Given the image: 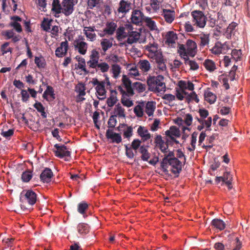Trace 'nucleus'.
<instances>
[{
	"instance_id": "obj_41",
	"label": "nucleus",
	"mask_w": 250,
	"mask_h": 250,
	"mask_svg": "<svg viewBox=\"0 0 250 250\" xmlns=\"http://www.w3.org/2000/svg\"><path fill=\"white\" fill-rule=\"evenodd\" d=\"M211 225L216 229L220 230H223L225 228L226 224L225 222L221 219H214L211 222Z\"/></svg>"
},
{
	"instance_id": "obj_58",
	"label": "nucleus",
	"mask_w": 250,
	"mask_h": 250,
	"mask_svg": "<svg viewBox=\"0 0 250 250\" xmlns=\"http://www.w3.org/2000/svg\"><path fill=\"white\" fill-rule=\"evenodd\" d=\"M216 19V14H214V15H210L208 19L207 20L208 21V24L210 27H213L215 26V22Z\"/></svg>"
},
{
	"instance_id": "obj_44",
	"label": "nucleus",
	"mask_w": 250,
	"mask_h": 250,
	"mask_svg": "<svg viewBox=\"0 0 250 250\" xmlns=\"http://www.w3.org/2000/svg\"><path fill=\"white\" fill-rule=\"evenodd\" d=\"M198 39L200 41V45L201 47H204L209 43V35L208 34H201L198 36Z\"/></svg>"
},
{
	"instance_id": "obj_49",
	"label": "nucleus",
	"mask_w": 250,
	"mask_h": 250,
	"mask_svg": "<svg viewBox=\"0 0 250 250\" xmlns=\"http://www.w3.org/2000/svg\"><path fill=\"white\" fill-rule=\"evenodd\" d=\"M162 99L165 100V104L170 105L171 103L175 100L176 97L171 94H166L163 96Z\"/></svg>"
},
{
	"instance_id": "obj_50",
	"label": "nucleus",
	"mask_w": 250,
	"mask_h": 250,
	"mask_svg": "<svg viewBox=\"0 0 250 250\" xmlns=\"http://www.w3.org/2000/svg\"><path fill=\"white\" fill-rule=\"evenodd\" d=\"M121 67L117 64L112 65L111 71L113 73V77L114 78H117L121 73Z\"/></svg>"
},
{
	"instance_id": "obj_21",
	"label": "nucleus",
	"mask_w": 250,
	"mask_h": 250,
	"mask_svg": "<svg viewBox=\"0 0 250 250\" xmlns=\"http://www.w3.org/2000/svg\"><path fill=\"white\" fill-rule=\"evenodd\" d=\"M68 44L67 41L62 42L61 43L60 46L58 47L55 51L56 56L61 58L66 55L68 50Z\"/></svg>"
},
{
	"instance_id": "obj_29",
	"label": "nucleus",
	"mask_w": 250,
	"mask_h": 250,
	"mask_svg": "<svg viewBox=\"0 0 250 250\" xmlns=\"http://www.w3.org/2000/svg\"><path fill=\"white\" fill-rule=\"evenodd\" d=\"M62 6V3H60L59 0H53L51 10L54 14L55 17H59V15L61 13Z\"/></svg>"
},
{
	"instance_id": "obj_55",
	"label": "nucleus",
	"mask_w": 250,
	"mask_h": 250,
	"mask_svg": "<svg viewBox=\"0 0 250 250\" xmlns=\"http://www.w3.org/2000/svg\"><path fill=\"white\" fill-rule=\"evenodd\" d=\"M76 91L78 94H80V96H85L86 94L85 92V87L83 83H79L76 87Z\"/></svg>"
},
{
	"instance_id": "obj_31",
	"label": "nucleus",
	"mask_w": 250,
	"mask_h": 250,
	"mask_svg": "<svg viewBox=\"0 0 250 250\" xmlns=\"http://www.w3.org/2000/svg\"><path fill=\"white\" fill-rule=\"evenodd\" d=\"M127 68L129 70L128 75L131 78H134L138 79V77L140 76V74L138 69V67L131 64L127 65Z\"/></svg>"
},
{
	"instance_id": "obj_12",
	"label": "nucleus",
	"mask_w": 250,
	"mask_h": 250,
	"mask_svg": "<svg viewBox=\"0 0 250 250\" xmlns=\"http://www.w3.org/2000/svg\"><path fill=\"white\" fill-rule=\"evenodd\" d=\"M54 147L56 149L54 150L55 155L59 158H63L70 155V151L67 150V148L64 145L60 146L58 144L54 145Z\"/></svg>"
},
{
	"instance_id": "obj_60",
	"label": "nucleus",
	"mask_w": 250,
	"mask_h": 250,
	"mask_svg": "<svg viewBox=\"0 0 250 250\" xmlns=\"http://www.w3.org/2000/svg\"><path fill=\"white\" fill-rule=\"evenodd\" d=\"M32 177L31 172L29 171H26L24 172L21 176V178L23 181L25 182H29Z\"/></svg>"
},
{
	"instance_id": "obj_9",
	"label": "nucleus",
	"mask_w": 250,
	"mask_h": 250,
	"mask_svg": "<svg viewBox=\"0 0 250 250\" xmlns=\"http://www.w3.org/2000/svg\"><path fill=\"white\" fill-rule=\"evenodd\" d=\"M165 135L168 139H169L172 142L178 143V142L176 140L175 138L179 137L181 134L178 128L175 126H172L165 132Z\"/></svg>"
},
{
	"instance_id": "obj_56",
	"label": "nucleus",
	"mask_w": 250,
	"mask_h": 250,
	"mask_svg": "<svg viewBox=\"0 0 250 250\" xmlns=\"http://www.w3.org/2000/svg\"><path fill=\"white\" fill-rule=\"evenodd\" d=\"M169 139L167 138L166 139V142L164 141L163 144H160V145H158L157 147H158L163 153H165L167 152V149H168V144L169 143Z\"/></svg>"
},
{
	"instance_id": "obj_20",
	"label": "nucleus",
	"mask_w": 250,
	"mask_h": 250,
	"mask_svg": "<svg viewBox=\"0 0 250 250\" xmlns=\"http://www.w3.org/2000/svg\"><path fill=\"white\" fill-rule=\"evenodd\" d=\"M137 133L143 142L150 139L152 137L148 129L144 126L140 125L139 126L137 129Z\"/></svg>"
},
{
	"instance_id": "obj_57",
	"label": "nucleus",
	"mask_w": 250,
	"mask_h": 250,
	"mask_svg": "<svg viewBox=\"0 0 250 250\" xmlns=\"http://www.w3.org/2000/svg\"><path fill=\"white\" fill-rule=\"evenodd\" d=\"M101 0H88L87 4L90 9H93L95 7L100 6Z\"/></svg>"
},
{
	"instance_id": "obj_34",
	"label": "nucleus",
	"mask_w": 250,
	"mask_h": 250,
	"mask_svg": "<svg viewBox=\"0 0 250 250\" xmlns=\"http://www.w3.org/2000/svg\"><path fill=\"white\" fill-rule=\"evenodd\" d=\"M205 100L210 104H214L216 101L217 97L215 94L210 91L209 90L205 91Z\"/></svg>"
},
{
	"instance_id": "obj_59",
	"label": "nucleus",
	"mask_w": 250,
	"mask_h": 250,
	"mask_svg": "<svg viewBox=\"0 0 250 250\" xmlns=\"http://www.w3.org/2000/svg\"><path fill=\"white\" fill-rule=\"evenodd\" d=\"M134 88H135L139 92H143L146 89V86L145 84L140 83L136 82L133 83Z\"/></svg>"
},
{
	"instance_id": "obj_40",
	"label": "nucleus",
	"mask_w": 250,
	"mask_h": 250,
	"mask_svg": "<svg viewBox=\"0 0 250 250\" xmlns=\"http://www.w3.org/2000/svg\"><path fill=\"white\" fill-rule=\"evenodd\" d=\"M52 21L51 19L44 18L41 23L42 28L46 32H50Z\"/></svg>"
},
{
	"instance_id": "obj_45",
	"label": "nucleus",
	"mask_w": 250,
	"mask_h": 250,
	"mask_svg": "<svg viewBox=\"0 0 250 250\" xmlns=\"http://www.w3.org/2000/svg\"><path fill=\"white\" fill-rule=\"evenodd\" d=\"M35 63L37 67L40 68H44L46 66V62L44 58L42 56L35 57Z\"/></svg>"
},
{
	"instance_id": "obj_3",
	"label": "nucleus",
	"mask_w": 250,
	"mask_h": 250,
	"mask_svg": "<svg viewBox=\"0 0 250 250\" xmlns=\"http://www.w3.org/2000/svg\"><path fill=\"white\" fill-rule=\"evenodd\" d=\"M94 86L96 90V95L100 100H103L106 98V91L105 84L109 85L110 83L108 78H106L105 80L99 81L97 78H93L90 82Z\"/></svg>"
},
{
	"instance_id": "obj_1",
	"label": "nucleus",
	"mask_w": 250,
	"mask_h": 250,
	"mask_svg": "<svg viewBox=\"0 0 250 250\" xmlns=\"http://www.w3.org/2000/svg\"><path fill=\"white\" fill-rule=\"evenodd\" d=\"M147 51V55L148 58L155 61L157 72L164 74L167 72V66L165 60L160 49H158L157 44L149 43L145 46Z\"/></svg>"
},
{
	"instance_id": "obj_25",
	"label": "nucleus",
	"mask_w": 250,
	"mask_h": 250,
	"mask_svg": "<svg viewBox=\"0 0 250 250\" xmlns=\"http://www.w3.org/2000/svg\"><path fill=\"white\" fill-rule=\"evenodd\" d=\"M137 67L144 73H147L151 68L149 62L146 60H140L137 63Z\"/></svg>"
},
{
	"instance_id": "obj_24",
	"label": "nucleus",
	"mask_w": 250,
	"mask_h": 250,
	"mask_svg": "<svg viewBox=\"0 0 250 250\" xmlns=\"http://www.w3.org/2000/svg\"><path fill=\"white\" fill-rule=\"evenodd\" d=\"M53 175L52 170L49 168H46L41 174L40 179L43 183H49Z\"/></svg>"
},
{
	"instance_id": "obj_17",
	"label": "nucleus",
	"mask_w": 250,
	"mask_h": 250,
	"mask_svg": "<svg viewBox=\"0 0 250 250\" xmlns=\"http://www.w3.org/2000/svg\"><path fill=\"white\" fill-rule=\"evenodd\" d=\"M164 154V157L161 163V167L163 172L167 173L168 170L167 169V162H168L169 160L175 158L176 157L174 156V152L172 151H167V152Z\"/></svg>"
},
{
	"instance_id": "obj_10",
	"label": "nucleus",
	"mask_w": 250,
	"mask_h": 250,
	"mask_svg": "<svg viewBox=\"0 0 250 250\" xmlns=\"http://www.w3.org/2000/svg\"><path fill=\"white\" fill-rule=\"evenodd\" d=\"M21 199L30 205H34L37 201V194L32 190H28L25 194L22 196Z\"/></svg>"
},
{
	"instance_id": "obj_19",
	"label": "nucleus",
	"mask_w": 250,
	"mask_h": 250,
	"mask_svg": "<svg viewBox=\"0 0 250 250\" xmlns=\"http://www.w3.org/2000/svg\"><path fill=\"white\" fill-rule=\"evenodd\" d=\"M74 46L76 50L82 55H85L88 48L87 43L83 41L76 40L74 41Z\"/></svg>"
},
{
	"instance_id": "obj_39",
	"label": "nucleus",
	"mask_w": 250,
	"mask_h": 250,
	"mask_svg": "<svg viewBox=\"0 0 250 250\" xmlns=\"http://www.w3.org/2000/svg\"><path fill=\"white\" fill-rule=\"evenodd\" d=\"M204 65L206 69L209 72H213L216 69L215 62L211 60H206L204 62Z\"/></svg>"
},
{
	"instance_id": "obj_47",
	"label": "nucleus",
	"mask_w": 250,
	"mask_h": 250,
	"mask_svg": "<svg viewBox=\"0 0 250 250\" xmlns=\"http://www.w3.org/2000/svg\"><path fill=\"white\" fill-rule=\"evenodd\" d=\"M78 61V67L83 71L85 74H88L89 71L87 70L85 67V61L84 59L82 57H79Z\"/></svg>"
},
{
	"instance_id": "obj_62",
	"label": "nucleus",
	"mask_w": 250,
	"mask_h": 250,
	"mask_svg": "<svg viewBox=\"0 0 250 250\" xmlns=\"http://www.w3.org/2000/svg\"><path fill=\"white\" fill-rule=\"evenodd\" d=\"M88 205L86 203H80L78 205V210L81 214L84 213L85 210L87 208Z\"/></svg>"
},
{
	"instance_id": "obj_6",
	"label": "nucleus",
	"mask_w": 250,
	"mask_h": 250,
	"mask_svg": "<svg viewBox=\"0 0 250 250\" xmlns=\"http://www.w3.org/2000/svg\"><path fill=\"white\" fill-rule=\"evenodd\" d=\"M168 166L171 167V171L177 176L179 174L182 170V163L177 158H173L169 160L168 162H167V170Z\"/></svg>"
},
{
	"instance_id": "obj_42",
	"label": "nucleus",
	"mask_w": 250,
	"mask_h": 250,
	"mask_svg": "<svg viewBox=\"0 0 250 250\" xmlns=\"http://www.w3.org/2000/svg\"><path fill=\"white\" fill-rule=\"evenodd\" d=\"M112 40L107 39H104L101 42V45L102 48L104 52L106 51L108 49L111 48L113 45Z\"/></svg>"
},
{
	"instance_id": "obj_27",
	"label": "nucleus",
	"mask_w": 250,
	"mask_h": 250,
	"mask_svg": "<svg viewBox=\"0 0 250 250\" xmlns=\"http://www.w3.org/2000/svg\"><path fill=\"white\" fill-rule=\"evenodd\" d=\"M42 97L47 101H53L55 96L53 88L49 85L47 86L46 89L44 92Z\"/></svg>"
},
{
	"instance_id": "obj_5",
	"label": "nucleus",
	"mask_w": 250,
	"mask_h": 250,
	"mask_svg": "<svg viewBox=\"0 0 250 250\" xmlns=\"http://www.w3.org/2000/svg\"><path fill=\"white\" fill-rule=\"evenodd\" d=\"M178 53L180 57L185 61V64L190 66V69L196 70L198 69L199 66L197 63L189 59L187 55L186 49L184 44H179L178 46Z\"/></svg>"
},
{
	"instance_id": "obj_35",
	"label": "nucleus",
	"mask_w": 250,
	"mask_h": 250,
	"mask_svg": "<svg viewBox=\"0 0 250 250\" xmlns=\"http://www.w3.org/2000/svg\"><path fill=\"white\" fill-rule=\"evenodd\" d=\"M93 68L95 69L96 72L100 71L103 73H104L108 71L109 65L105 62H99Z\"/></svg>"
},
{
	"instance_id": "obj_43",
	"label": "nucleus",
	"mask_w": 250,
	"mask_h": 250,
	"mask_svg": "<svg viewBox=\"0 0 250 250\" xmlns=\"http://www.w3.org/2000/svg\"><path fill=\"white\" fill-rule=\"evenodd\" d=\"M114 113L115 116H118L121 118L125 117V110L119 104L116 105L114 108Z\"/></svg>"
},
{
	"instance_id": "obj_46",
	"label": "nucleus",
	"mask_w": 250,
	"mask_h": 250,
	"mask_svg": "<svg viewBox=\"0 0 250 250\" xmlns=\"http://www.w3.org/2000/svg\"><path fill=\"white\" fill-rule=\"evenodd\" d=\"M118 101L116 92H112L110 97L107 99V104L109 107L113 106Z\"/></svg>"
},
{
	"instance_id": "obj_63",
	"label": "nucleus",
	"mask_w": 250,
	"mask_h": 250,
	"mask_svg": "<svg viewBox=\"0 0 250 250\" xmlns=\"http://www.w3.org/2000/svg\"><path fill=\"white\" fill-rule=\"evenodd\" d=\"M21 100L23 102H26L28 101L29 98V94L28 93V91L26 90L21 89Z\"/></svg>"
},
{
	"instance_id": "obj_36",
	"label": "nucleus",
	"mask_w": 250,
	"mask_h": 250,
	"mask_svg": "<svg viewBox=\"0 0 250 250\" xmlns=\"http://www.w3.org/2000/svg\"><path fill=\"white\" fill-rule=\"evenodd\" d=\"M140 34L136 31H131L128 34L127 40V43L132 44L137 42L140 38Z\"/></svg>"
},
{
	"instance_id": "obj_53",
	"label": "nucleus",
	"mask_w": 250,
	"mask_h": 250,
	"mask_svg": "<svg viewBox=\"0 0 250 250\" xmlns=\"http://www.w3.org/2000/svg\"><path fill=\"white\" fill-rule=\"evenodd\" d=\"M9 43L6 42L1 46L0 51L1 52L2 55H3L8 52H10L11 53H12L13 49L12 48L9 47Z\"/></svg>"
},
{
	"instance_id": "obj_64",
	"label": "nucleus",
	"mask_w": 250,
	"mask_h": 250,
	"mask_svg": "<svg viewBox=\"0 0 250 250\" xmlns=\"http://www.w3.org/2000/svg\"><path fill=\"white\" fill-rule=\"evenodd\" d=\"M10 25L13 27L18 33H21L22 31L21 26L19 22H11L10 24Z\"/></svg>"
},
{
	"instance_id": "obj_54",
	"label": "nucleus",
	"mask_w": 250,
	"mask_h": 250,
	"mask_svg": "<svg viewBox=\"0 0 250 250\" xmlns=\"http://www.w3.org/2000/svg\"><path fill=\"white\" fill-rule=\"evenodd\" d=\"M144 21L146 22V25L150 30H155L156 29L155 22L154 21H152L151 18L145 17Z\"/></svg>"
},
{
	"instance_id": "obj_8",
	"label": "nucleus",
	"mask_w": 250,
	"mask_h": 250,
	"mask_svg": "<svg viewBox=\"0 0 250 250\" xmlns=\"http://www.w3.org/2000/svg\"><path fill=\"white\" fill-rule=\"evenodd\" d=\"M62 9L61 13L63 14L65 16H69L74 11V5L75 3L72 2L68 1L66 0H63L62 2Z\"/></svg>"
},
{
	"instance_id": "obj_48",
	"label": "nucleus",
	"mask_w": 250,
	"mask_h": 250,
	"mask_svg": "<svg viewBox=\"0 0 250 250\" xmlns=\"http://www.w3.org/2000/svg\"><path fill=\"white\" fill-rule=\"evenodd\" d=\"M78 232L81 234H86L89 231V226L86 224H80L77 227Z\"/></svg>"
},
{
	"instance_id": "obj_30",
	"label": "nucleus",
	"mask_w": 250,
	"mask_h": 250,
	"mask_svg": "<svg viewBox=\"0 0 250 250\" xmlns=\"http://www.w3.org/2000/svg\"><path fill=\"white\" fill-rule=\"evenodd\" d=\"M117 27V24L114 22H108L106 24V26L104 29V32L105 34L112 35L114 34Z\"/></svg>"
},
{
	"instance_id": "obj_38",
	"label": "nucleus",
	"mask_w": 250,
	"mask_h": 250,
	"mask_svg": "<svg viewBox=\"0 0 250 250\" xmlns=\"http://www.w3.org/2000/svg\"><path fill=\"white\" fill-rule=\"evenodd\" d=\"M122 81L127 92L129 94H133V92L131 87V83L129 78L126 76L124 75L122 78Z\"/></svg>"
},
{
	"instance_id": "obj_61",
	"label": "nucleus",
	"mask_w": 250,
	"mask_h": 250,
	"mask_svg": "<svg viewBox=\"0 0 250 250\" xmlns=\"http://www.w3.org/2000/svg\"><path fill=\"white\" fill-rule=\"evenodd\" d=\"M241 54V50L233 49L231 51V56L236 61L240 59Z\"/></svg>"
},
{
	"instance_id": "obj_22",
	"label": "nucleus",
	"mask_w": 250,
	"mask_h": 250,
	"mask_svg": "<svg viewBox=\"0 0 250 250\" xmlns=\"http://www.w3.org/2000/svg\"><path fill=\"white\" fill-rule=\"evenodd\" d=\"M226 47L228 48L226 43L222 44L220 42L215 43L214 46L210 49L211 53L214 55H219L226 50Z\"/></svg>"
},
{
	"instance_id": "obj_4",
	"label": "nucleus",
	"mask_w": 250,
	"mask_h": 250,
	"mask_svg": "<svg viewBox=\"0 0 250 250\" xmlns=\"http://www.w3.org/2000/svg\"><path fill=\"white\" fill-rule=\"evenodd\" d=\"M192 23L194 25L199 28H204L207 22V18L203 12L194 10L191 13Z\"/></svg>"
},
{
	"instance_id": "obj_28",
	"label": "nucleus",
	"mask_w": 250,
	"mask_h": 250,
	"mask_svg": "<svg viewBox=\"0 0 250 250\" xmlns=\"http://www.w3.org/2000/svg\"><path fill=\"white\" fill-rule=\"evenodd\" d=\"M226 24V20L223 14L220 12L216 13V19L215 22V26L217 30L224 27Z\"/></svg>"
},
{
	"instance_id": "obj_2",
	"label": "nucleus",
	"mask_w": 250,
	"mask_h": 250,
	"mask_svg": "<svg viewBox=\"0 0 250 250\" xmlns=\"http://www.w3.org/2000/svg\"><path fill=\"white\" fill-rule=\"evenodd\" d=\"M147 84L148 90L154 93H164L166 91L164 77L162 75L149 76L147 78Z\"/></svg>"
},
{
	"instance_id": "obj_51",
	"label": "nucleus",
	"mask_w": 250,
	"mask_h": 250,
	"mask_svg": "<svg viewBox=\"0 0 250 250\" xmlns=\"http://www.w3.org/2000/svg\"><path fill=\"white\" fill-rule=\"evenodd\" d=\"M144 105L138 104L136 105L134 108V112L136 115L138 117H142L144 115Z\"/></svg>"
},
{
	"instance_id": "obj_16",
	"label": "nucleus",
	"mask_w": 250,
	"mask_h": 250,
	"mask_svg": "<svg viewBox=\"0 0 250 250\" xmlns=\"http://www.w3.org/2000/svg\"><path fill=\"white\" fill-rule=\"evenodd\" d=\"M96 31L95 26H84L83 33L85 35L87 40L93 42L96 39V34L94 33Z\"/></svg>"
},
{
	"instance_id": "obj_23",
	"label": "nucleus",
	"mask_w": 250,
	"mask_h": 250,
	"mask_svg": "<svg viewBox=\"0 0 250 250\" xmlns=\"http://www.w3.org/2000/svg\"><path fill=\"white\" fill-rule=\"evenodd\" d=\"M106 136L108 139H111L113 143L119 144L122 141L120 134L114 132L112 130L107 129L106 132Z\"/></svg>"
},
{
	"instance_id": "obj_33",
	"label": "nucleus",
	"mask_w": 250,
	"mask_h": 250,
	"mask_svg": "<svg viewBox=\"0 0 250 250\" xmlns=\"http://www.w3.org/2000/svg\"><path fill=\"white\" fill-rule=\"evenodd\" d=\"M144 107L145 112L148 116H152L156 108L155 103L152 101L148 102Z\"/></svg>"
},
{
	"instance_id": "obj_13",
	"label": "nucleus",
	"mask_w": 250,
	"mask_h": 250,
	"mask_svg": "<svg viewBox=\"0 0 250 250\" xmlns=\"http://www.w3.org/2000/svg\"><path fill=\"white\" fill-rule=\"evenodd\" d=\"M186 48L187 55L194 57L197 51L196 43L192 40L188 39L187 41L186 45H184Z\"/></svg>"
},
{
	"instance_id": "obj_14",
	"label": "nucleus",
	"mask_w": 250,
	"mask_h": 250,
	"mask_svg": "<svg viewBox=\"0 0 250 250\" xmlns=\"http://www.w3.org/2000/svg\"><path fill=\"white\" fill-rule=\"evenodd\" d=\"M131 9V4L128 0H121L119 4V7L117 9L118 13H121L122 16L128 13Z\"/></svg>"
},
{
	"instance_id": "obj_7",
	"label": "nucleus",
	"mask_w": 250,
	"mask_h": 250,
	"mask_svg": "<svg viewBox=\"0 0 250 250\" xmlns=\"http://www.w3.org/2000/svg\"><path fill=\"white\" fill-rule=\"evenodd\" d=\"M145 17L140 10H134L132 12L130 18L131 22L136 25H141Z\"/></svg>"
},
{
	"instance_id": "obj_15",
	"label": "nucleus",
	"mask_w": 250,
	"mask_h": 250,
	"mask_svg": "<svg viewBox=\"0 0 250 250\" xmlns=\"http://www.w3.org/2000/svg\"><path fill=\"white\" fill-rule=\"evenodd\" d=\"M99 53L96 49H93L91 51V54L89 56V60L87 62V65L89 68H94L95 65L99 62Z\"/></svg>"
},
{
	"instance_id": "obj_26",
	"label": "nucleus",
	"mask_w": 250,
	"mask_h": 250,
	"mask_svg": "<svg viewBox=\"0 0 250 250\" xmlns=\"http://www.w3.org/2000/svg\"><path fill=\"white\" fill-rule=\"evenodd\" d=\"M162 15L164 17L166 21L171 23L174 20L175 12L173 10L163 9Z\"/></svg>"
},
{
	"instance_id": "obj_37",
	"label": "nucleus",
	"mask_w": 250,
	"mask_h": 250,
	"mask_svg": "<svg viewBox=\"0 0 250 250\" xmlns=\"http://www.w3.org/2000/svg\"><path fill=\"white\" fill-rule=\"evenodd\" d=\"M139 152L141 153V159L144 161H148L150 157V153L144 146H141L139 148Z\"/></svg>"
},
{
	"instance_id": "obj_11",
	"label": "nucleus",
	"mask_w": 250,
	"mask_h": 250,
	"mask_svg": "<svg viewBox=\"0 0 250 250\" xmlns=\"http://www.w3.org/2000/svg\"><path fill=\"white\" fill-rule=\"evenodd\" d=\"M177 39V34L172 31H169L166 34L165 43L169 47H174Z\"/></svg>"
},
{
	"instance_id": "obj_32",
	"label": "nucleus",
	"mask_w": 250,
	"mask_h": 250,
	"mask_svg": "<svg viewBox=\"0 0 250 250\" xmlns=\"http://www.w3.org/2000/svg\"><path fill=\"white\" fill-rule=\"evenodd\" d=\"M3 35L6 37V39H12V42H16L20 41L21 37L14 33L13 30H8L4 31Z\"/></svg>"
},
{
	"instance_id": "obj_52",
	"label": "nucleus",
	"mask_w": 250,
	"mask_h": 250,
	"mask_svg": "<svg viewBox=\"0 0 250 250\" xmlns=\"http://www.w3.org/2000/svg\"><path fill=\"white\" fill-rule=\"evenodd\" d=\"M186 100L188 103L194 101L196 103H198L200 101L197 95L194 91H192L188 95V97H186Z\"/></svg>"
},
{
	"instance_id": "obj_18",
	"label": "nucleus",
	"mask_w": 250,
	"mask_h": 250,
	"mask_svg": "<svg viewBox=\"0 0 250 250\" xmlns=\"http://www.w3.org/2000/svg\"><path fill=\"white\" fill-rule=\"evenodd\" d=\"M232 175L229 172H226L224 173L223 176L217 177L216 178V182H219L222 181L223 183H225L228 186L229 189H231V181H232Z\"/></svg>"
}]
</instances>
